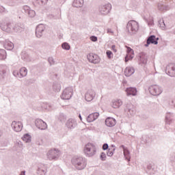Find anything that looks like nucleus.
<instances>
[{
  "instance_id": "1",
  "label": "nucleus",
  "mask_w": 175,
  "mask_h": 175,
  "mask_svg": "<svg viewBox=\"0 0 175 175\" xmlns=\"http://www.w3.org/2000/svg\"><path fill=\"white\" fill-rule=\"evenodd\" d=\"M71 163L77 170H84L87 166V159L83 157L75 156L72 157Z\"/></svg>"
},
{
  "instance_id": "2",
  "label": "nucleus",
  "mask_w": 175,
  "mask_h": 175,
  "mask_svg": "<svg viewBox=\"0 0 175 175\" xmlns=\"http://www.w3.org/2000/svg\"><path fill=\"white\" fill-rule=\"evenodd\" d=\"M126 31L130 35H135L139 31V23L135 21H130L127 23Z\"/></svg>"
},
{
  "instance_id": "3",
  "label": "nucleus",
  "mask_w": 175,
  "mask_h": 175,
  "mask_svg": "<svg viewBox=\"0 0 175 175\" xmlns=\"http://www.w3.org/2000/svg\"><path fill=\"white\" fill-rule=\"evenodd\" d=\"M84 152L86 157H94L96 154V147L92 143H88L84 148Z\"/></svg>"
},
{
  "instance_id": "4",
  "label": "nucleus",
  "mask_w": 175,
  "mask_h": 175,
  "mask_svg": "<svg viewBox=\"0 0 175 175\" xmlns=\"http://www.w3.org/2000/svg\"><path fill=\"white\" fill-rule=\"evenodd\" d=\"M150 94L153 96H159V94L163 92V89L158 85H152L148 88Z\"/></svg>"
},
{
  "instance_id": "5",
  "label": "nucleus",
  "mask_w": 175,
  "mask_h": 175,
  "mask_svg": "<svg viewBox=\"0 0 175 175\" xmlns=\"http://www.w3.org/2000/svg\"><path fill=\"white\" fill-rule=\"evenodd\" d=\"M61 155V152L58 149H51L47 153V157L49 161H57Z\"/></svg>"
},
{
  "instance_id": "6",
  "label": "nucleus",
  "mask_w": 175,
  "mask_h": 175,
  "mask_svg": "<svg viewBox=\"0 0 175 175\" xmlns=\"http://www.w3.org/2000/svg\"><path fill=\"white\" fill-rule=\"evenodd\" d=\"M73 95V89L72 88H67L64 89L62 94L61 95V98L64 100H69L72 96Z\"/></svg>"
},
{
  "instance_id": "7",
  "label": "nucleus",
  "mask_w": 175,
  "mask_h": 175,
  "mask_svg": "<svg viewBox=\"0 0 175 175\" xmlns=\"http://www.w3.org/2000/svg\"><path fill=\"white\" fill-rule=\"evenodd\" d=\"M110 10H111V4L110 3L101 5L99 8V12L100 14H103V16L109 14V13H110Z\"/></svg>"
},
{
  "instance_id": "8",
  "label": "nucleus",
  "mask_w": 175,
  "mask_h": 175,
  "mask_svg": "<svg viewBox=\"0 0 175 175\" xmlns=\"http://www.w3.org/2000/svg\"><path fill=\"white\" fill-rule=\"evenodd\" d=\"M124 111L129 116H135L136 114V108H135L134 105L129 103L126 105Z\"/></svg>"
},
{
  "instance_id": "9",
  "label": "nucleus",
  "mask_w": 175,
  "mask_h": 175,
  "mask_svg": "<svg viewBox=\"0 0 175 175\" xmlns=\"http://www.w3.org/2000/svg\"><path fill=\"white\" fill-rule=\"evenodd\" d=\"M87 58L89 62H91L92 64H99L100 62V58H99V56L94 53H90L87 55Z\"/></svg>"
},
{
  "instance_id": "10",
  "label": "nucleus",
  "mask_w": 175,
  "mask_h": 175,
  "mask_svg": "<svg viewBox=\"0 0 175 175\" xmlns=\"http://www.w3.org/2000/svg\"><path fill=\"white\" fill-rule=\"evenodd\" d=\"M95 95H96L95 91H94V90L90 89L85 94V99L87 102H91L92 100H94Z\"/></svg>"
},
{
  "instance_id": "11",
  "label": "nucleus",
  "mask_w": 175,
  "mask_h": 175,
  "mask_svg": "<svg viewBox=\"0 0 175 175\" xmlns=\"http://www.w3.org/2000/svg\"><path fill=\"white\" fill-rule=\"evenodd\" d=\"M35 125L38 129H40L41 131L47 129V124L41 119H36L35 120Z\"/></svg>"
},
{
  "instance_id": "12",
  "label": "nucleus",
  "mask_w": 175,
  "mask_h": 175,
  "mask_svg": "<svg viewBox=\"0 0 175 175\" xmlns=\"http://www.w3.org/2000/svg\"><path fill=\"white\" fill-rule=\"evenodd\" d=\"M158 40H159V38H157L154 35L149 36L146 40L145 47H148L150 44H158Z\"/></svg>"
},
{
  "instance_id": "13",
  "label": "nucleus",
  "mask_w": 175,
  "mask_h": 175,
  "mask_svg": "<svg viewBox=\"0 0 175 175\" xmlns=\"http://www.w3.org/2000/svg\"><path fill=\"white\" fill-rule=\"evenodd\" d=\"M46 29V26L43 24H40L36 27V36L37 38H42L43 36V32Z\"/></svg>"
},
{
  "instance_id": "14",
  "label": "nucleus",
  "mask_w": 175,
  "mask_h": 175,
  "mask_svg": "<svg viewBox=\"0 0 175 175\" xmlns=\"http://www.w3.org/2000/svg\"><path fill=\"white\" fill-rule=\"evenodd\" d=\"M1 29L2 31H4L5 32H12V23L10 22H2L1 23Z\"/></svg>"
},
{
  "instance_id": "15",
  "label": "nucleus",
  "mask_w": 175,
  "mask_h": 175,
  "mask_svg": "<svg viewBox=\"0 0 175 175\" xmlns=\"http://www.w3.org/2000/svg\"><path fill=\"white\" fill-rule=\"evenodd\" d=\"M165 72L168 76L175 77V64H170L167 66Z\"/></svg>"
},
{
  "instance_id": "16",
  "label": "nucleus",
  "mask_w": 175,
  "mask_h": 175,
  "mask_svg": "<svg viewBox=\"0 0 175 175\" xmlns=\"http://www.w3.org/2000/svg\"><path fill=\"white\" fill-rule=\"evenodd\" d=\"M66 126H67L68 129H75V128L77 126V122L74 118H70L67 120Z\"/></svg>"
},
{
  "instance_id": "17",
  "label": "nucleus",
  "mask_w": 175,
  "mask_h": 175,
  "mask_svg": "<svg viewBox=\"0 0 175 175\" xmlns=\"http://www.w3.org/2000/svg\"><path fill=\"white\" fill-rule=\"evenodd\" d=\"M11 126L15 132H21L23 130V123L21 122L13 121Z\"/></svg>"
},
{
  "instance_id": "18",
  "label": "nucleus",
  "mask_w": 175,
  "mask_h": 175,
  "mask_svg": "<svg viewBox=\"0 0 175 175\" xmlns=\"http://www.w3.org/2000/svg\"><path fill=\"white\" fill-rule=\"evenodd\" d=\"M148 59V56L146 53L142 52L139 53V62H141V64L146 65V64H147Z\"/></svg>"
},
{
  "instance_id": "19",
  "label": "nucleus",
  "mask_w": 175,
  "mask_h": 175,
  "mask_svg": "<svg viewBox=\"0 0 175 175\" xmlns=\"http://www.w3.org/2000/svg\"><path fill=\"white\" fill-rule=\"evenodd\" d=\"M116 124H117V121L113 118L109 117L105 120V125L109 128L114 126Z\"/></svg>"
},
{
  "instance_id": "20",
  "label": "nucleus",
  "mask_w": 175,
  "mask_h": 175,
  "mask_svg": "<svg viewBox=\"0 0 175 175\" xmlns=\"http://www.w3.org/2000/svg\"><path fill=\"white\" fill-rule=\"evenodd\" d=\"M133 57H135L133 49L131 47H127V55L125 57V62H128L129 59H133Z\"/></svg>"
},
{
  "instance_id": "21",
  "label": "nucleus",
  "mask_w": 175,
  "mask_h": 175,
  "mask_svg": "<svg viewBox=\"0 0 175 175\" xmlns=\"http://www.w3.org/2000/svg\"><path fill=\"white\" fill-rule=\"evenodd\" d=\"M127 96L132 95V96H136L137 94V90L135 88H127L126 89Z\"/></svg>"
},
{
  "instance_id": "22",
  "label": "nucleus",
  "mask_w": 175,
  "mask_h": 175,
  "mask_svg": "<svg viewBox=\"0 0 175 175\" xmlns=\"http://www.w3.org/2000/svg\"><path fill=\"white\" fill-rule=\"evenodd\" d=\"M98 117H99V113L95 112V113H91L87 117V121L88 122H93V121H95V120H97Z\"/></svg>"
},
{
  "instance_id": "23",
  "label": "nucleus",
  "mask_w": 175,
  "mask_h": 175,
  "mask_svg": "<svg viewBox=\"0 0 175 175\" xmlns=\"http://www.w3.org/2000/svg\"><path fill=\"white\" fill-rule=\"evenodd\" d=\"M23 10L26 13H27L29 17H35V14H36L35 11H33V10H31L29 6L24 5Z\"/></svg>"
},
{
  "instance_id": "24",
  "label": "nucleus",
  "mask_w": 175,
  "mask_h": 175,
  "mask_svg": "<svg viewBox=\"0 0 175 175\" xmlns=\"http://www.w3.org/2000/svg\"><path fill=\"white\" fill-rule=\"evenodd\" d=\"M25 29V26H24V25L21 23L15 25L13 27V29L15 31V32H23V31H24Z\"/></svg>"
},
{
  "instance_id": "25",
  "label": "nucleus",
  "mask_w": 175,
  "mask_h": 175,
  "mask_svg": "<svg viewBox=\"0 0 175 175\" xmlns=\"http://www.w3.org/2000/svg\"><path fill=\"white\" fill-rule=\"evenodd\" d=\"M3 46L6 50H13L14 49V44L8 40H5Z\"/></svg>"
},
{
  "instance_id": "26",
  "label": "nucleus",
  "mask_w": 175,
  "mask_h": 175,
  "mask_svg": "<svg viewBox=\"0 0 175 175\" xmlns=\"http://www.w3.org/2000/svg\"><path fill=\"white\" fill-rule=\"evenodd\" d=\"M120 106H122V100L121 99L112 100L111 107L113 109H118Z\"/></svg>"
},
{
  "instance_id": "27",
  "label": "nucleus",
  "mask_w": 175,
  "mask_h": 175,
  "mask_svg": "<svg viewBox=\"0 0 175 175\" xmlns=\"http://www.w3.org/2000/svg\"><path fill=\"white\" fill-rule=\"evenodd\" d=\"M133 73H135V68H133V67H126L124 70V75L126 77L132 76Z\"/></svg>"
},
{
  "instance_id": "28",
  "label": "nucleus",
  "mask_w": 175,
  "mask_h": 175,
  "mask_svg": "<svg viewBox=\"0 0 175 175\" xmlns=\"http://www.w3.org/2000/svg\"><path fill=\"white\" fill-rule=\"evenodd\" d=\"M84 5V0H74L72 2L73 8H83Z\"/></svg>"
},
{
  "instance_id": "29",
  "label": "nucleus",
  "mask_w": 175,
  "mask_h": 175,
  "mask_svg": "<svg viewBox=\"0 0 175 175\" xmlns=\"http://www.w3.org/2000/svg\"><path fill=\"white\" fill-rule=\"evenodd\" d=\"M158 9L161 12H166V10H169V9H170V7H169V5H167L166 4H163L162 3H159L158 4Z\"/></svg>"
},
{
  "instance_id": "30",
  "label": "nucleus",
  "mask_w": 175,
  "mask_h": 175,
  "mask_svg": "<svg viewBox=\"0 0 175 175\" xmlns=\"http://www.w3.org/2000/svg\"><path fill=\"white\" fill-rule=\"evenodd\" d=\"M46 173H47V168L46 166H44V165H42L41 167H38V174L46 175Z\"/></svg>"
},
{
  "instance_id": "31",
  "label": "nucleus",
  "mask_w": 175,
  "mask_h": 175,
  "mask_svg": "<svg viewBox=\"0 0 175 175\" xmlns=\"http://www.w3.org/2000/svg\"><path fill=\"white\" fill-rule=\"evenodd\" d=\"M20 73V79H22V77H25L27 75H28V70L25 67H23L20 69L19 71Z\"/></svg>"
},
{
  "instance_id": "32",
  "label": "nucleus",
  "mask_w": 175,
  "mask_h": 175,
  "mask_svg": "<svg viewBox=\"0 0 175 175\" xmlns=\"http://www.w3.org/2000/svg\"><path fill=\"white\" fill-rule=\"evenodd\" d=\"M123 154L125 160L129 162L131 161V152H129V150L127 148L125 150H123Z\"/></svg>"
},
{
  "instance_id": "33",
  "label": "nucleus",
  "mask_w": 175,
  "mask_h": 175,
  "mask_svg": "<svg viewBox=\"0 0 175 175\" xmlns=\"http://www.w3.org/2000/svg\"><path fill=\"white\" fill-rule=\"evenodd\" d=\"M53 90L55 92H59L61 91V85L57 82H55L53 85Z\"/></svg>"
},
{
  "instance_id": "34",
  "label": "nucleus",
  "mask_w": 175,
  "mask_h": 175,
  "mask_svg": "<svg viewBox=\"0 0 175 175\" xmlns=\"http://www.w3.org/2000/svg\"><path fill=\"white\" fill-rule=\"evenodd\" d=\"M173 116V113H167L165 116V122L166 124H168L170 125L172 124V116Z\"/></svg>"
},
{
  "instance_id": "35",
  "label": "nucleus",
  "mask_w": 175,
  "mask_h": 175,
  "mask_svg": "<svg viewBox=\"0 0 175 175\" xmlns=\"http://www.w3.org/2000/svg\"><path fill=\"white\" fill-rule=\"evenodd\" d=\"M5 75H6L5 67H0V80L5 79Z\"/></svg>"
},
{
  "instance_id": "36",
  "label": "nucleus",
  "mask_w": 175,
  "mask_h": 175,
  "mask_svg": "<svg viewBox=\"0 0 175 175\" xmlns=\"http://www.w3.org/2000/svg\"><path fill=\"white\" fill-rule=\"evenodd\" d=\"M42 109H44L45 110H48L50 111L53 109V106L49 103H42L41 105Z\"/></svg>"
},
{
  "instance_id": "37",
  "label": "nucleus",
  "mask_w": 175,
  "mask_h": 175,
  "mask_svg": "<svg viewBox=\"0 0 175 175\" xmlns=\"http://www.w3.org/2000/svg\"><path fill=\"white\" fill-rule=\"evenodd\" d=\"M57 120H59L60 122H64L66 121V115L64 114L63 113H60L57 116Z\"/></svg>"
},
{
  "instance_id": "38",
  "label": "nucleus",
  "mask_w": 175,
  "mask_h": 175,
  "mask_svg": "<svg viewBox=\"0 0 175 175\" xmlns=\"http://www.w3.org/2000/svg\"><path fill=\"white\" fill-rule=\"evenodd\" d=\"M22 139L25 143H31V135L29 134H25Z\"/></svg>"
},
{
  "instance_id": "39",
  "label": "nucleus",
  "mask_w": 175,
  "mask_h": 175,
  "mask_svg": "<svg viewBox=\"0 0 175 175\" xmlns=\"http://www.w3.org/2000/svg\"><path fill=\"white\" fill-rule=\"evenodd\" d=\"M146 172L149 173V174H154V172H152V170H154V169L152 168V165L151 164H148L146 165Z\"/></svg>"
},
{
  "instance_id": "40",
  "label": "nucleus",
  "mask_w": 175,
  "mask_h": 175,
  "mask_svg": "<svg viewBox=\"0 0 175 175\" xmlns=\"http://www.w3.org/2000/svg\"><path fill=\"white\" fill-rule=\"evenodd\" d=\"M48 62L50 65V66H53V65H56L57 61H55V59L53 57H50L48 58Z\"/></svg>"
},
{
  "instance_id": "41",
  "label": "nucleus",
  "mask_w": 175,
  "mask_h": 175,
  "mask_svg": "<svg viewBox=\"0 0 175 175\" xmlns=\"http://www.w3.org/2000/svg\"><path fill=\"white\" fill-rule=\"evenodd\" d=\"M49 0H36V5H40V6H43V5H46Z\"/></svg>"
},
{
  "instance_id": "42",
  "label": "nucleus",
  "mask_w": 175,
  "mask_h": 175,
  "mask_svg": "<svg viewBox=\"0 0 175 175\" xmlns=\"http://www.w3.org/2000/svg\"><path fill=\"white\" fill-rule=\"evenodd\" d=\"M159 27L161 28V29H165L166 28V25L165 24V21L163 19H160L159 21Z\"/></svg>"
},
{
  "instance_id": "43",
  "label": "nucleus",
  "mask_w": 175,
  "mask_h": 175,
  "mask_svg": "<svg viewBox=\"0 0 175 175\" xmlns=\"http://www.w3.org/2000/svg\"><path fill=\"white\" fill-rule=\"evenodd\" d=\"M0 59H6V51L0 49Z\"/></svg>"
},
{
  "instance_id": "44",
  "label": "nucleus",
  "mask_w": 175,
  "mask_h": 175,
  "mask_svg": "<svg viewBox=\"0 0 175 175\" xmlns=\"http://www.w3.org/2000/svg\"><path fill=\"white\" fill-rule=\"evenodd\" d=\"M114 151H116V148H109L107 152V157H111L114 155Z\"/></svg>"
},
{
  "instance_id": "45",
  "label": "nucleus",
  "mask_w": 175,
  "mask_h": 175,
  "mask_svg": "<svg viewBox=\"0 0 175 175\" xmlns=\"http://www.w3.org/2000/svg\"><path fill=\"white\" fill-rule=\"evenodd\" d=\"M62 49H64V50H70V46L67 42H64L62 44Z\"/></svg>"
},
{
  "instance_id": "46",
  "label": "nucleus",
  "mask_w": 175,
  "mask_h": 175,
  "mask_svg": "<svg viewBox=\"0 0 175 175\" xmlns=\"http://www.w3.org/2000/svg\"><path fill=\"white\" fill-rule=\"evenodd\" d=\"M107 57L110 59L111 58H113V52L111 51H107Z\"/></svg>"
},
{
  "instance_id": "47",
  "label": "nucleus",
  "mask_w": 175,
  "mask_h": 175,
  "mask_svg": "<svg viewBox=\"0 0 175 175\" xmlns=\"http://www.w3.org/2000/svg\"><path fill=\"white\" fill-rule=\"evenodd\" d=\"M100 158L101 159V161H106V153L105 152H101Z\"/></svg>"
},
{
  "instance_id": "48",
  "label": "nucleus",
  "mask_w": 175,
  "mask_h": 175,
  "mask_svg": "<svg viewBox=\"0 0 175 175\" xmlns=\"http://www.w3.org/2000/svg\"><path fill=\"white\" fill-rule=\"evenodd\" d=\"M0 13H8V10L5 8H3V6H1Z\"/></svg>"
},
{
  "instance_id": "49",
  "label": "nucleus",
  "mask_w": 175,
  "mask_h": 175,
  "mask_svg": "<svg viewBox=\"0 0 175 175\" xmlns=\"http://www.w3.org/2000/svg\"><path fill=\"white\" fill-rule=\"evenodd\" d=\"M13 75L15 77H19L20 78V72L18 71V70H14L13 72Z\"/></svg>"
},
{
  "instance_id": "50",
  "label": "nucleus",
  "mask_w": 175,
  "mask_h": 175,
  "mask_svg": "<svg viewBox=\"0 0 175 175\" xmlns=\"http://www.w3.org/2000/svg\"><path fill=\"white\" fill-rule=\"evenodd\" d=\"M18 1H20V0H10V3H11L12 6H14V5H16V3H17V2H18Z\"/></svg>"
},
{
  "instance_id": "51",
  "label": "nucleus",
  "mask_w": 175,
  "mask_h": 175,
  "mask_svg": "<svg viewBox=\"0 0 175 175\" xmlns=\"http://www.w3.org/2000/svg\"><path fill=\"white\" fill-rule=\"evenodd\" d=\"M103 150L104 151H106V150H109V144H104L103 145Z\"/></svg>"
},
{
  "instance_id": "52",
  "label": "nucleus",
  "mask_w": 175,
  "mask_h": 175,
  "mask_svg": "<svg viewBox=\"0 0 175 175\" xmlns=\"http://www.w3.org/2000/svg\"><path fill=\"white\" fill-rule=\"evenodd\" d=\"M90 40H92V42H96L98 40V37L92 36L90 37Z\"/></svg>"
},
{
  "instance_id": "53",
  "label": "nucleus",
  "mask_w": 175,
  "mask_h": 175,
  "mask_svg": "<svg viewBox=\"0 0 175 175\" xmlns=\"http://www.w3.org/2000/svg\"><path fill=\"white\" fill-rule=\"evenodd\" d=\"M170 106H172V107H175V100H172L170 102Z\"/></svg>"
},
{
  "instance_id": "54",
  "label": "nucleus",
  "mask_w": 175,
  "mask_h": 175,
  "mask_svg": "<svg viewBox=\"0 0 175 175\" xmlns=\"http://www.w3.org/2000/svg\"><path fill=\"white\" fill-rule=\"evenodd\" d=\"M111 50H113V51H114V53H117V49H116V45L111 46Z\"/></svg>"
},
{
  "instance_id": "55",
  "label": "nucleus",
  "mask_w": 175,
  "mask_h": 175,
  "mask_svg": "<svg viewBox=\"0 0 175 175\" xmlns=\"http://www.w3.org/2000/svg\"><path fill=\"white\" fill-rule=\"evenodd\" d=\"M120 148H122V149H123V151H125V150H127V149H128V148L125 147V146H124V145H121V146H120Z\"/></svg>"
},
{
  "instance_id": "56",
  "label": "nucleus",
  "mask_w": 175,
  "mask_h": 175,
  "mask_svg": "<svg viewBox=\"0 0 175 175\" xmlns=\"http://www.w3.org/2000/svg\"><path fill=\"white\" fill-rule=\"evenodd\" d=\"M171 162H174L175 161V155L174 156H171L170 158Z\"/></svg>"
},
{
  "instance_id": "57",
  "label": "nucleus",
  "mask_w": 175,
  "mask_h": 175,
  "mask_svg": "<svg viewBox=\"0 0 175 175\" xmlns=\"http://www.w3.org/2000/svg\"><path fill=\"white\" fill-rule=\"evenodd\" d=\"M107 33H113V32L111 31V29H107Z\"/></svg>"
},
{
  "instance_id": "58",
  "label": "nucleus",
  "mask_w": 175,
  "mask_h": 175,
  "mask_svg": "<svg viewBox=\"0 0 175 175\" xmlns=\"http://www.w3.org/2000/svg\"><path fill=\"white\" fill-rule=\"evenodd\" d=\"M148 25H154V21L148 22Z\"/></svg>"
},
{
  "instance_id": "59",
  "label": "nucleus",
  "mask_w": 175,
  "mask_h": 175,
  "mask_svg": "<svg viewBox=\"0 0 175 175\" xmlns=\"http://www.w3.org/2000/svg\"><path fill=\"white\" fill-rule=\"evenodd\" d=\"M49 17H50V18H57V16H54V15H53V14H51V15L49 16Z\"/></svg>"
},
{
  "instance_id": "60",
  "label": "nucleus",
  "mask_w": 175,
  "mask_h": 175,
  "mask_svg": "<svg viewBox=\"0 0 175 175\" xmlns=\"http://www.w3.org/2000/svg\"><path fill=\"white\" fill-rule=\"evenodd\" d=\"M21 175H25V171H22Z\"/></svg>"
},
{
  "instance_id": "61",
  "label": "nucleus",
  "mask_w": 175,
  "mask_h": 175,
  "mask_svg": "<svg viewBox=\"0 0 175 175\" xmlns=\"http://www.w3.org/2000/svg\"><path fill=\"white\" fill-rule=\"evenodd\" d=\"M109 148H116V146L114 145H111V147Z\"/></svg>"
},
{
  "instance_id": "62",
  "label": "nucleus",
  "mask_w": 175,
  "mask_h": 175,
  "mask_svg": "<svg viewBox=\"0 0 175 175\" xmlns=\"http://www.w3.org/2000/svg\"><path fill=\"white\" fill-rule=\"evenodd\" d=\"M79 118H80L81 120H82L81 115L79 114Z\"/></svg>"
},
{
  "instance_id": "63",
  "label": "nucleus",
  "mask_w": 175,
  "mask_h": 175,
  "mask_svg": "<svg viewBox=\"0 0 175 175\" xmlns=\"http://www.w3.org/2000/svg\"><path fill=\"white\" fill-rule=\"evenodd\" d=\"M0 136H2V132L0 131Z\"/></svg>"
}]
</instances>
